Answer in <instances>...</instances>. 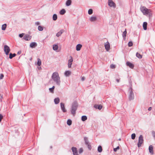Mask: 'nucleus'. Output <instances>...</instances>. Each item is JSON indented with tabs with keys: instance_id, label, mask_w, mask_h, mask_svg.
I'll use <instances>...</instances> for the list:
<instances>
[{
	"instance_id": "1a4fd4ad",
	"label": "nucleus",
	"mask_w": 155,
	"mask_h": 155,
	"mask_svg": "<svg viewBox=\"0 0 155 155\" xmlns=\"http://www.w3.org/2000/svg\"><path fill=\"white\" fill-rule=\"evenodd\" d=\"M31 37L29 35H26L23 37V39L26 41H29L31 38Z\"/></svg>"
},
{
	"instance_id": "20e7f679",
	"label": "nucleus",
	"mask_w": 155,
	"mask_h": 155,
	"mask_svg": "<svg viewBox=\"0 0 155 155\" xmlns=\"http://www.w3.org/2000/svg\"><path fill=\"white\" fill-rule=\"evenodd\" d=\"M133 91V90L132 89V85H131L129 90V99L130 101L133 100L134 98V96Z\"/></svg>"
},
{
	"instance_id": "6e6d98bb",
	"label": "nucleus",
	"mask_w": 155,
	"mask_h": 155,
	"mask_svg": "<svg viewBox=\"0 0 155 155\" xmlns=\"http://www.w3.org/2000/svg\"><path fill=\"white\" fill-rule=\"evenodd\" d=\"M21 53V51H18L17 53V54H19Z\"/></svg>"
},
{
	"instance_id": "5701e85b",
	"label": "nucleus",
	"mask_w": 155,
	"mask_h": 155,
	"mask_svg": "<svg viewBox=\"0 0 155 155\" xmlns=\"http://www.w3.org/2000/svg\"><path fill=\"white\" fill-rule=\"evenodd\" d=\"M71 72L69 71H67L64 72V75L66 76H68L71 74Z\"/></svg>"
},
{
	"instance_id": "2f4dec72",
	"label": "nucleus",
	"mask_w": 155,
	"mask_h": 155,
	"mask_svg": "<svg viewBox=\"0 0 155 155\" xmlns=\"http://www.w3.org/2000/svg\"><path fill=\"white\" fill-rule=\"evenodd\" d=\"M66 12V11L64 9H61L60 12V14L61 15H63Z\"/></svg>"
},
{
	"instance_id": "473e14b6",
	"label": "nucleus",
	"mask_w": 155,
	"mask_h": 155,
	"mask_svg": "<svg viewBox=\"0 0 155 155\" xmlns=\"http://www.w3.org/2000/svg\"><path fill=\"white\" fill-rule=\"evenodd\" d=\"M7 25L6 24H3L2 26V30H5L6 28Z\"/></svg>"
},
{
	"instance_id": "bb28decb",
	"label": "nucleus",
	"mask_w": 155,
	"mask_h": 155,
	"mask_svg": "<svg viewBox=\"0 0 155 155\" xmlns=\"http://www.w3.org/2000/svg\"><path fill=\"white\" fill-rule=\"evenodd\" d=\"M58 18L57 15L56 14H54L53 15L52 18L54 21H56L57 20Z\"/></svg>"
},
{
	"instance_id": "37998d69",
	"label": "nucleus",
	"mask_w": 155,
	"mask_h": 155,
	"mask_svg": "<svg viewBox=\"0 0 155 155\" xmlns=\"http://www.w3.org/2000/svg\"><path fill=\"white\" fill-rule=\"evenodd\" d=\"M87 145V147H88V149H89V150H91L92 148V147H91V145L90 144V143Z\"/></svg>"
},
{
	"instance_id": "9d476101",
	"label": "nucleus",
	"mask_w": 155,
	"mask_h": 155,
	"mask_svg": "<svg viewBox=\"0 0 155 155\" xmlns=\"http://www.w3.org/2000/svg\"><path fill=\"white\" fill-rule=\"evenodd\" d=\"M60 106L61 109L63 112L64 113L66 112L67 110L65 109L64 104L63 103H60Z\"/></svg>"
},
{
	"instance_id": "b1692460",
	"label": "nucleus",
	"mask_w": 155,
	"mask_h": 155,
	"mask_svg": "<svg viewBox=\"0 0 155 155\" xmlns=\"http://www.w3.org/2000/svg\"><path fill=\"white\" fill-rule=\"evenodd\" d=\"M84 140L85 141V144L87 145L90 143L88 140L87 137H84Z\"/></svg>"
},
{
	"instance_id": "603ef678",
	"label": "nucleus",
	"mask_w": 155,
	"mask_h": 155,
	"mask_svg": "<svg viewBox=\"0 0 155 155\" xmlns=\"http://www.w3.org/2000/svg\"><path fill=\"white\" fill-rule=\"evenodd\" d=\"M151 110H152V107H149V108L148 109V110L149 111H150Z\"/></svg>"
},
{
	"instance_id": "13d9d810",
	"label": "nucleus",
	"mask_w": 155,
	"mask_h": 155,
	"mask_svg": "<svg viewBox=\"0 0 155 155\" xmlns=\"http://www.w3.org/2000/svg\"><path fill=\"white\" fill-rule=\"evenodd\" d=\"M50 148L51 149L52 148V146H50Z\"/></svg>"
},
{
	"instance_id": "4d7b16f0",
	"label": "nucleus",
	"mask_w": 155,
	"mask_h": 155,
	"mask_svg": "<svg viewBox=\"0 0 155 155\" xmlns=\"http://www.w3.org/2000/svg\"><path fill=\"white\" fill-rule=\"evenodd\" d=\"M32 60V58H31L30 59V61Z\"/></svg>"
},
{
	"instance_id": "f3484780",
	"label": "nucleus",
	"mask_w": 155,
	"mask_h": 155,
	"mask_svg": "<svg viewBox=\"0 0 155 155\" xmlns=\"http://www.w3.org/2000/svg\"><path fill=\"white\" fill-rule=\"evenodd\" d=\"M127 32L126 30V29H125V30L123 32V34H122V37L125 40L126 39V37L127 34Z\"/></svg>"
},
{
	"instance_id": "49530a36",
	"label": "nucleus",
	"mask_w": 155,
	"mask_h": 155,
	"mask_svg": "<svg viewBox=\"0 0 155 155\" xmlns=\"http://www.w3.org/2000/svg\"><path fill=\"white\" fill-rule=\"evenodd\" d=\"M24 35V33L20 34L19 35V36L20 38H22L23 36Z\"/></svg>"
},
{
	"instance_id": "8fccbe9b",
	"label": "nucleus",
	"mask_w": 155,
	"mask_h": 155,
	"mask_svg": "<svg viewBox=\"0 0 155 155\" xmlns=\"http://www.w3.org/2000/svg\"><path fill=\"white\" fill-rule=\"evenodd\" d=\"M35 24L36 25H38L40 24V23L38 21H37V22H35Z\"/></svg>"
},
{
	"instance_id": "ddd939ff",
	"label": "nucleus",
	"mask_w": 155,
	"mask_h": 155,
	"mask_svg": "<svg viewBox=\"0 0 155 155\" xmlns=\"http://www.w3.org/2000/svg\"><path fill=\"white\" fill-rule=\"evenodd\" d=\"M104 46L105 47V49L107 51H108L110 48V45L109 43V42H108V43L107 44H105L104 45Z\"/></svg>"
},
{
	"instance_id": "c9c22d12",
	"label": "nucleus",
	"mask_w": 155,
	"mask_h": 155,
	"mask_svg": "<svg viewBox=\"0 0 155 155\" xmlns=\"http://www.w3.org/2000/svg\"><path fill=\"white\" fill-rule=\"evenodd\" d=\"M41 60L40 59H39V58H38V61H37V64L38 66H40L41 64Z\"/></svg>"
},
{
	"instance_id": "de8ad7c7",
	"label": "nucleus",
	"mask_w": 155,
	"mask_h": 155,
	"mask_svg": "<svg viewBox=\"0 0 155 155\" xmlns=\"http://www.w3.org/2000/svg\"><path fill=\"white\" fill-rule=\"evenodd\" d=\"M4 77V75L3 74H0V79H2Z\"/></svg>"
},
{
	"instance_id": "cd10ccee",
	"label": "nucleus",
	"mask_w": 155,
	"mask_h": 155,
	"mask_svg": "<svg viewBox=\"0 0 155 155\" xmlns=\"http://www.w3.org/2000/svg\"><path fill=\"white\" fill-rule=\"evenodd\" d=\"M97 151L99 153H101L102 151V147L101 145H99L97 148Z\"/></svg>"
},
{
	"instance_id": "864d4df0",
	"label": "nucleus",
	"mask_w": 155,
	"mask_h": 155,
	"mask_svg": "<svg viewBox=\"0 0 155 155\" xmlns=\"http://www.w3.org/2000/svg\"><path fill=\"white\" fill-rule=\"evenodd\" d=\"M120 79H116V81H117V82L118 83L119 82V81H120Z\"/></svg>"
},
{
	"instance_id": "79ce46f5",
	"label": "nucleus",
	"mask_w": 155,
	"mask_h": 155,
	"mask_svg": "<svg viewBox=\"0 0 155 155\" xmlns=\"http://www.w3.org/2000/svg\"><path fill=\"white\" fill-rule=\"evenodd\" d=\"M119 149L120 147L119 146H118L116 148H114V152H116L117 151V150H119Z\"/></svg>"
},
{
	"instance_id": "39448f33",
	"label": "nucleus",
	"mask_w": 155,
	"mask_h": 155,
	"mask_svg": "<svg viewBox=\"0 0 155 155\" xmlns=\"http://www.w3.org/2000/svg\"><path fill=\"white\" fill-rule=\"evenodd\" d=\"M143 136L141 135H140L139 137L138 142L137 143V146L138 147H140L141 144L143 143Z\"/></svg>"
},
{
	"instance_id": "0eeeda50",
	"label": "nucleus",
	"mask_w": 155,
	"mask_h": 155,
	"mask_svg": "<svg viewBox=\"0 0 155 155\" xmlns=\"http://www.w3.org/2000/svg\"><path fill=\"white\" fill-rule=\"evenodd\" d=\"M108 5L110 7L115 8L116 5L115 3L112 0H108Z\"/></svg>"
},
{
	"instance_id": "6ab92c4d",
	"label": "nucleus",
	"mask_w": 155,
	"mask_h": 155,
	"mask_svg": "<svg viewBox=\"0 0 155 155\" xmlns=\"http://www.w3.org/2000/svg\"><path fill=\"white\" fill-rule=\"evenodd\" d=\"M71 0H67L66 2V5L67 6H69L71 5Z\"/></svg>"
},
{
	"instance_id": "dca6fc26",
	"label": "nucleus",
	"mask_w": 155,
	"mask_h": 155,
	"mask_svg": "<svg viewBox=\"0 0 155 155\" xmlns=\"http://www.w3.org/2000/svg\"><path fill=\"white\" fill-rule=\"evenodd\" d=\"M64 30L63 29L61 30L59 32H58L56 34V36L57 37H59L62 34V33L64 32Z\"/></svg>"
},
{
	"instance_id": "72a5a7b5",
	"label": "nucleus",
	"mask_w": 155,
	"mask_h": 155,
	"mask_svg": "<svg viewBox=\"0 0 155 155\" xmlns=\"http://www.w3.org/2000/svg\"><path fill=\"white\" fill-rule=\"evenodd\" d=\"M136 56L137 58H138L140 59L141 58H142V55H141L140 54L138 53V52H137L136 53Z\"/></svg>"
},
{
	"instance_id": "7ed1b4c3",
	"label": "nucleus",
	"mask_w": 155,
	"mask_h": 155,
	"mask_svg": "<svg viewBox=\"0 0 155 155\" xmlns=\"http://www.w3.org/2000/svg\"><path fill=\"white\" fill-rule=\"evenodd\" d=\"M140 10L144 15H150L151 14L150 10L144 6L140 7Z\"/></svg>"
},
{
	"instance_id": "bf43d9fd",
	"label": "nucleus",
	"mask_w": 155,
	"mask_h": 155,
	"mask_svg": "<svg viewBox=\"0 0 155 155\" xmlns=\"http://www.w3.org/2000/svg\"><path fill=\"white\" fill-rule=\"evenodd\" d=\"M121 140V139H120H120H118V140Z\"/></svg>"
},
{
	"instance_id": "3c124183",
	"label": "nucleus",
	"mask_w": 155,
	"mask_h": 155,
	"mask_svg": "<svg viewBox=\"0 0 155 155\" xmlns=\"http://www.w3.org/2000/svg\"><path fill=\"white\" fill-rule=\"evenodd\" d=\"M72 64L68 63V68H70L71 67V65Z\"/></svg>"
},
{
	"instance_id": "412c9836",
	"label": "nucleus",
	"mask_w": 155,
	"mask_h": 155,
	"mask_svg": "<svg viewBox=\"0 0 155 155\" xmlns=\"http://www.w3.org/2000/svg\"><path fill=\"white\" fill-rule=\"evenodd\" d=\"M54 101L55 104H58L60 102V99L58 97L55 98L54 100Z\"/></svg>"
},
{
	"instance_id": "f704fd0d",
	"label": "nucleus",
	"mask_w": 155,
	"mask_h": 155,
	"mask_svg": "<svg viewBox=\"0 0 155 155\" xmlns=\"http://www.w3.org/2000/svg\"><path fill=\"white\" fill-rule=\"evenodd\" d=\"M38 31H42L43 30V27L42 26H41V25H39L38 26Z\"/></svg>"
},
{
	"instance_id": "f8f14e48",
	"label": "nucleus",
	"mask_w": 155,
	"mask_h": 155,
	"mask_svg": "<svg viewBox=\"0 0 155 155\" xmlns=\"http://www.w3.org/2000/svg\"><path fill=\"white\" fill-rule=\"evenodd\" d=\"M126 65L131 68H134V64L129 61H127L126 62Z\"/></svg>"
},
{
	"instance_id": "a18cd8bd",
	"label": "nucleus",
	"mask_w": 155,
	"mask_h": 155,
	"mask_svg": "<svg viewBox=\"0 0 155 155\" xmlns=\"http://www.w3.org/2000/svg\"><path fill=\"white\" fill-rule=\"evenodd\" d=\"M110 67L112 69H113L115 68V65L114 64H112L110 65Z\"/></svg>"
},
{
	"instance_id": "c03bdc74",
	"label": "nucleus",
	"mask_w": 155,
	"mask_h": 155,
	"mask_svg": "<svg viewBox=\"0 0 155 155\" xmlns=\"http://www.w3.org/2000/svg\"><path fill=\"white\" fill-rule=\"evenodd\" d=\"M83 151V150L82 148H80L79 150V153H82Z\"/></svg>"
},
{
	"instance_id": "9b49d317",
	"label": "nucleus",
	"mask_w": 155,
	"mask_h": 155,
	"mask_svg": "<svg viewBox=\"0 0 155 155\" xmlns=\"http://www.w3.org/2000/svg\"><path fill=\"white\" fill-rule=\"evenodd\" d=\"M37 46V43L35 42H32L30 44V48H33L36 47Z\"/></svg>"
},
{
	"instance_id": "7c9ffc66",
	"label": "nucleus",
	"mask_w": 155,
	"mask_h": 155,
	"mask_svg": "<svg viewBox=\"0 0 155 155\" xmlns=\"http://www.w3.org/2000/svg\"><path fill=\"white\" fill-rule=\"evenodd\" d=\"M54 88L55 86H53L52 87L49 88V91L51 93H53Z\"/></svg>"
},
{
	"instance_id": "423d86ee",
	"label": "nucleus",
	"mask_w": 155,
	"mask_h": 155,
	"mask_svg": "<svg viewBox=\"0 0 155 155\" xmlns=\"http://www.w3.org/2000/svg\"><path fill=\"white\" fill-rule=\"evenodd\" d=\"M4 51L6 55H8L10 51V49L9 46L7 45H5L4 46Z\"/></svg>"
},
{
	"instance_id": "a211bd4d",
	"label": "nucleus",
	"mask_w": 155,
	"mask_h": 155,
	"mask_svg": "<svg viewBox=\"0 0 155 155\" xmlns=\"http://www.w3.org/2000/svg\"><path fill=\"white\" fill-rule=\"evenodd\" d=\"M94 107L96 109L101 110L102 108V106L101 105H95Z\"/></svg>"
},
{
	"instance_id": "4468645a",
	"label": "nucleus",
	"mask_w": 155,
	"mask_h": 155,
	"mask_svg": "<svg viewBox=\"0 0 155 155\" xmlns=\"http://www.w3.org/2000/svg\"><path fill=\"white\" fill-rule=\"evenodd\" d=\"M149 150L150 153L151 154H153V147L152 145H150L149 146Z\"/></svg>"
},
{
	"instance_id": "58836bf2",
	"label": "nucleus",
	"mask_w": 155,
	"mask_h": 155,
	"mask_svg": "<svg viewBox=\"0 0 155 155\" xmlns=\"http://www.w3.org/2000/svg\"><path fill=\"white\" fill-rule=\"evenodd\" d=\"M128 46L129 47H131L133 45V43L132 41H130L128 43Z\"/></svg>"
},
{
	"instance_id": "c85d7f7f",
	"label": "nucleus",
	"mask_w": 155,
	"mask_h": 155,
	"mask_svg": "<svg viewBox=\"0 0 155 155\" xmlns=\"http://www.w3.org/2000/svg\"><path fill=\"white\" fill-rule=\"evenodd\" d=\"M87 117L86 116H82L81 117V120L83 121H85L86 120H87Z\"/></svg>"
},
{
	"instance_id": "aec40b11",
	"label": "nucleus",
	"mask_w": 155,
	"mask_h": 155,
	"mask_svg": "<svg viewBox=\"0 0 155 155\" xmlns=\"http://www.w3.org/2000/svg\"><path fill=\"white\" fill-rule=\"evenodd\" d=\"M147 23L146 22H144L143 23V29L144 30H146L147 29Z\"/></svg>"
},
{
	"instance_id": "a19ab883",
	"label": "nucleus",
	"mask_w": 155,
	"mask_h": 155,
	"mask_svg": "<svg viewBox=\"0 0 155 155\" xmlns=\"http://www.w3.org/2000/svg\"><path fill=\"white\" fill-rule=\"evenodd\" d=\"M152 134L154 139H155V131H152L151 132Z\"/></svg>"
},
{
	"instance_id": "4c0bfd02",
	"label": "nucleus",
	"mask_w": 155,
	"mask_h": 155,
	"mask_svg": "<svg viewBox=\"0 0 155 155\" xmlns=\"http://www.w3.org/2000/svg\"><path fill=\"white\" fill-rule=\"evenodd\" d=\"M136 137V134L135 133L132 134L131 135V139L134 140Z\"/></svg>"
},
{
	"instance_id": "ea45409f",
	"label": "nucleus",
	"mask_w": 155,
	"mask_h": 155,
	"mask_svg": "<svg viewBox=\"0 0 155 155\" xmlns=\"http://www.w3.org/2000/svg\"><path fill=\"white\" fill-rule=\"evenodd\" d=\"M71 59L68 60V63H71L72 64V62L73 61V59L72 57V56H70Z\"/></svg>"
},
{
	"instance_id": "393cba45",
	"label": "nucleus",
	"mask_w": 155,
	"mask_h": 155,
	"mask_svg": "<svg viewBox=\"0 0 155 155\" xmlns=\"http://www.w3.org/2000/svg\"><path fill=\"white\" fill-rule=\"evenodd\" d=\"M16 55V54L15 53L12 54L10 53L9 55V58L10 59H12L13 58L15 57Z\"/></svg>"
},
{
	"instance_id": "5fc2aeb1",
	"label": "nucleus",
	"mask_w": 155,
	"mask_h": 155,
	"mask_svg": "<svg viewBox=\"0 0 155 155\" xmlns=\"http://www.w3.org/2000/svg\"><path fill=\"white\" fill-rule=\"evenodd\" d=\"M81 80L82 81H84V80H85V78L84 77H82V78H81Z\"/></svg>"
},
{
	"instance_id": "e433bc0d",
	"label": "nucleus",
	"mask_w": 155,
	"mask_h": 155,
	"mask_svg": "<svg viewBox=\"0 0 155 155\" xmlns=\"http://www.w3.org/2000/svg\"><path fill=\"white\" fill-rule=\"evenodd\" d=\"M88 14L90 15H91L93 13V10L92 9H89L88 10Z\"/></svg>"
},
{
	"instance_id": "2eb2a0df",
	"label": "nucleus",
	"mask_w": 155,
	"mask_h": 155,
	"mask_svg": "<svg viewBox=\"0 0 155 155\" xmlns=\"http://www.w3.org/2000/svg\"><path fill=\"white\" fill-rule=\"evenodd\" d=\"M82 47V45L80 44H78L76 46V50L77 51H79L80 50L81 48Z\"/></svg>"
},
{
	"instance_id": "09e8293b",
	"label": "nucleus",
	"mask_w": 155,
	"mask_h": 155,
	"mask_svg": "<svg viewBox=\"0 0 155 155\" xmlns=\"http://www.w3.org/2000/svg\"><path fill=\"white\" fill-rule=\"evenodd\" d=\"M3 117V116H2V114H0V122L2 120V119Z\"/></svg>"
},
{
	"instance_id": "6e6552de",
	"label": "nucleus",
	"mask_w": 155,
	"mask_h": 155,
	"mask_svg": "<svg viewBox=\"0 0 155 155\" xmlns=\"http://www.w3.org/2000/svg\"><path fill=\"white\" fill-rule=\"evenodd\" d=\"M71 150L74 155H79L78 153L77 149L76 147H72L71 148Z\"/></svg>"
},
{
	"instance_id": "4be33fe9",
	"label": "nucleus",
	"mask_w": 155,
	"mask_h": 155,
	"mask_svg": "<svg viewBox=\"0 0 155 155\" xmlns=\"http://www.w3.org/2000/svg\"><path fill=\"white\" fill-rule=\"evenodd\" d=\"M97 19V17L95 16H91L90 20L91 21H94L96 20Z\"/></svg>"
},
{
	"instance_id": "f257e3e1",
	"label": "nucleus",
	"mask_w": 155,
	"mask_h": 155,
	"mask_svg": "<svg viewBox=\"0 0 155 155\" xmlns=\"http://www.w3.org/2000/svg\"><path fill=\"white\" fill-rule=\"evenodd\" d=\"M51 78L57 85H60L61 84L60 78L58 72H54L52 75Z\"/></svg>"
},
{
	"instance_id": "f03ea898",
	"label": "nucleus",
	"mask_w": 155,
	"mask_h": 155,
	"mask_svg": "<svg viewBox=\"0 0 155 155\" xmlns=\"http://www.w3.org/2000/svg\"><path fill=\"white\" fill-rule=\"evenodd\" d=\"M78 107V104L76 101H74L72 104L71 106L70 109L71 114L74 116L76 113V111Z\"/></svg>"
},
{
	"instance_id": "c756f323",
	"label": "nucleus",
	"mask_w": 155,
	"mask_h": 155,
	"mask_svg": "<svg viewBox=\"0 0 155 155\" xmlns=\"http://www.w3.org/2000/svg\"><path fill=\"white\" fill-rule=\"evenodd\" d=\"M67 123L68 125L70 126L72 124V120L70 119H68L67 121Z\"/></svg>"
},
{
	"instance_id": "a878e982",
	"label": "nucleus",
	"mask_w": 155,
	"mask_h": 155,
	"mask_svg": "<svg viewBox=\"0 0 155 155\" xmlns=\"http://www.w3.org/2000/svg\"><path fill=\"white\" fill-rule=\"evenodd\" d=\"M58 46L57 45H54L53 46V49L54 51H56L58 50Z\"/></svg>"
}]
</instances>
